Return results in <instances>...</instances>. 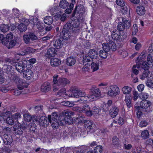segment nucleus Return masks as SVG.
Returning a JSON list of instances; mask_svg holds the SVG:
<instances>
[{
    "label": "nucleus",
    "mask_w": 153,
    "mask_h": 153,
    "mask_svg": "<svg viewBox=\"0 0 153 153\" xmlns=\"http://www.w3.org/2000/svg\"><path fill=\"white\" fill-rule=\"evenodd\" d=\"M119 112V109L117 107L113 106L109 110V114L111 117L114 118L118 114Z\"/></svg>",
    "instance_id": "393cba45"
},
{
    "label": "nucleus",
    "mask_w": 153,
    "mask_h": 153,
    "mask_svg": "<svg viewBox=\"0 0 153 153\" xmlns=\"http://www.w3.org/2000/svg\"><path fill=\"white\" fill-rule=\"evenodd\" d=\"M23 72V76L27 79L30 80L33 76V73L30 69H27Z\"/></svg>",
    "instance_id": "aec40b11"
},
{
    "label": "nucleus",
    "mask_w": 153,
    "mask_h": 153,
    "mask_svg": "<svg viewBox=\"0 0 153 153\" xmlns=\"http://www.w3.org/2000/svg\"><path fill=\"white\" fill-rule=\"evenodd\" d=\"M10 82L17 86L21 85L24 83L22 79L19 78L16 73L12 71H10Z\"/></svg>",
    "instance_id": "1a4fd4ad"
},
{
    "label": "nucleus",
    "mask_w": 153,
    "mask_h": 153,
    "mask_svg": "<svg viewBox=\"0 0 153 153\" xmlns=\"http://www.w3.org/2000/svg\"><path fill=\"white\" fill-rule=\"evenodd\" d=\"M61 63V61L57 58H54L51 60V64L52 66H57L60 65Z\"/></svg>",
    "instance_id": "72a5a7b5"
},
{
    "label": "nucleus",
    "mask_w": 153,
    "mask_h": 153,
    "mask_svg": "<svg viewBox=\"0 0 153 153\" xmlns=\"http://www.w3.org/2000/svg\"><path fill=\"white\" fill-rule=\"evenodd\" d=\"M110 90L108 92L109 95L113 97L119 94L120 93V90L118 87L116 85H112L110 86Z\"/></svg>",
    "instance_id": "dca6fc26"
},
{
    "label": "nucleus",
    "mask_w": 153,
    "mask_h": 153,
    "mask_svg": "<svg viewBox=\"0 0 153 153\" xmlns=\"http://www.w3.org/2000/svg\"><path fill=\"white\" fill-rule=\"evenodd\" d=\"M70 91L71 93L69 94V97L78 98L79 97H84L85 93L80 90L76 86H72L70 88Z\"/></svg>",
    "instance_id": "6e6552de"
},
{
    "label": "nucleus",
    "mask_w": 153,
    "mask_h": 153,
    "mask_svg": "<svg viewBox=\"0 0 153 153\" xmlns=\"http://www.w3.org/2000/svg\"><path fill=\"white\" fill-rule=\"evenodd\" d=\"M0 116H4L7 117V118L6 119V123L7 124H9L10 111H7L6 112L1 113Z\"/></svg>",
    "instance_id": "a18cd8bd"
},
{
    "label": "nucleus",
    "mask_w": 153,
    "mask_h": 153,
    "mask_svg": "<svg viewBox=\"0 0 153 153\" xmlns=\"http://www.w3.org/2000/svg\"><path fill=\"white\" fill-rule=\"evenodd\" d=\"M112 144L114 146L118 147L120 145L119 139L116 136H114L112 138Z\"/></svg>",
    "instance_id": "ea45409f"
},
{
    "label": "nucleus",
    "mask_w": 153,
    "mask_h": 153,
    "mask_svg": "<svg viewBox=\"0 0 153 153\" xmlns=\"http://www.w3.org/2000/svg\"><path fill=\"white\" fill-rule=\"evenodd\" d=\"M122 22H120L118 24L117 29L119 32V34L123 38H125L126 37V35L124 33V30L125 29H128L131 26V23L130 21L123 17H122Z\"/></svg>",
    "instance_id": "39448f33"
},
{
    "label": "nucleus",
    "mask_w": 153,
    "mask_h": 153,
    "mask_svg": "<svg viewBox=\"0 0 153 153\" xmlns=\"http://www.w3.org/2000/svg\"><path fill=\"white\" fill-rule=\"evenodd\" d=\"M85 9L83 6L81 4L79 5L76 7L74 10L72 15V17H74L76 13L79 15L83 13L85 11Z\"/></svg>",
    "instance_id": "f3484780"
},
{
    "label": "nucleus",
    "mask_w": 153,
    "mask_h": 153,
    "mask_svg": "<svg viewBox=\"0 0 153 153\" xmlns=\"http://www.w3.org/2000/svg\"><path fill=\"white\" fill-rule=\"evenodd\" d=\"M122 91L124 94H129L131 91V88L130 87L125 86L122 88Z\"/></svg>",
    "instance_id": "09e8293b"
},
{
    "label": "nucleus",
    "mask_w": 153,
    "mask_h": 153,
    "mask_svg": "<svg viewBox=\"0 0 153 153\" xmlns=\"http://www.w3.org/2000/svg\"><path fill=\"white\" fill-rule=\"evenodd\" d=\"M146 62L149 64H150V63L153 64V59L152 58L150 54H149L147 56Z\"/></svg>",
    "instance_id": "0e129e2a"
},
{
    "label": "nucleus",
    "mask_w": 153,
    "mask_h": 153,
    "mask_svg": "<svg viewBox=\"0 0 153 153\" xmlns=\"http://www.w3.org/2000/svg\"><path fill=\"white\" fill-rule=\"evenodd\" d=\"M99 63L92 62L91 64V68L92 71L94 72L97 70L99 68Z\"/></svg>",
    "instance_id": "de8ad7c7"
},
{
    "label": "nucleus",
    "mask_w": 153,
    "mask_h": 153,
    "mask_svg": "<svg viewBox=\"0 0 153 153\" xmlns=\"http://www.w3.org/2000/svg\"><path fill=\"white\" fill-rule=\"evenodd\" d=\"M149 136L148 131L146 130L143 131L141 133V136L144 139L148 138Z\"/></svg>",
    "instance_id": "6e6d98bb"
},
{
    "label": "nucleus",
    "mask_w": 153,
    "mask_h": 153,
    "mask_svg": "<svg viewBox=\"0 0 153 153\" xmlns=\"http://www.w3.org/2000/svg\"><path fill=\"white\" fill-rule=\"evenodd\" d=\"M140 98L143 100H146L149 97V95L147 93H142L139 94Z\"/></svg>",
    "instance_id": "bf43d9fd"
},
{
    "label": "nucleus",
    "mask_w": 153,
    "mask_h": 153,
    "mask_svg": "<svg viewBox=\"0 0 153 153\" xmlns=\"http://www.w3.org/2000/svg\"><path fill=\"white\" fill-rule=\"evenodd\" d=\"M22 116L19 113H16L13 115H11L10 117V125H18L19 122L18 121L19 119L21 118Z\"/></svg>",
    "instance_id": "2eb2a0df"
},
{
    "label": "nucleus",
    "mask_w": 153,
    "mask_h": 153,
    "mask_svg": "<svg viewBox=\"0 0 153 153\" xmlns=\"http://www.w3.org/2000/svg\"><path fill=\"white\" fill-rule=\"evenodd\" d=\"M106 41L108 43V45L109 48H110V50H112V51H115L117 49V47L115 43L112 40H110L109 38V37L108 38H106Z\"/></svg>",
    "instance_id": "5701e85b"
},
{
    "label": "nucleus",
    "mask_w": 153,
    "mask_h": 153,
    "mask_svg": "<svg viewBox=\"0 0 153 153\" xmlns=\"http://www.w3.org/2000/svg\"><path fill=\"white\" fill-rule=\"evenodd\" d=\"M18 20L21 23L17 26V29L21 33L25 32L27 30V27L29 23V20L25 18L22 19H19Z\"/></svg>",
    "instance_id": "9d476101"
},
{
    "label": "nucleus",
    "mask_w": 153,
    "mask_h": 153,
    "mask_svg": "<svg viewBox=\"0 0 153 153\" xmlns=\"http://www.w3.org/2000/svg\"><path fill=\"white\" fill-rule=\"evenodd\" d=\"M91 59H96L98 56V53L95 49H90L87 54Z\"/></svg>",
    "instance_id": "412c9836"
},
{
    "label": "nucleus",
    "mask_w": 153,
    "mask_h": 153,
    "mask_svg": "<svg viewBox=\"0 0 153 153\" xmlns=\"http://www.w3.org/2000/svg\"><path fill=\"white\" fill-rule=\"evenodd\" d=\"M49 121L47 120V117L45 116L41 117L39 120V125L44 127H47L49 123Z\"/></svg>",
    "instance_id": "b1692460"
},
{
    "label": "nucleus",
    "mask_w": 153,
    "mask_h": 153,
    "mask_svg": "<svg viewBox=\"0 0 153 153\" xmlns=\"http://www.w3.org/2000/svg\"><path fill=\"white\" fill-rule=\"evenodd\" d=\"M69 5V3L66 0H62L60 2L59 6L62 8H66L68 7Z\"/></svg>",
    "instance_id": "37998d69"
},
{
    "label": "nucleus",
    "mask_w": 153,
    "mask_h": 153,
    "mask_svg": "<svg viewBox=\"0 0 153 153\" xmlns=\"http://www.w3.org/2000/svg\"><path fill=\"white\" fill-rule=\"evenodd\" d=\"M91 60L92 59H91V58L86 54L83 56L82 63L85 66H89L90 65V62H91Z\"/></svg>",
    "instance_id": "c756f323"
},
{
    "label": "nucleus",
    "mask_w": 153,
    "mask_h": 153,
    "mask_svg": "<svg viewBox=\"0 0 153 153\" xmlns=\"http://www.w3.org/2000/svg\"><path fill=\"white\" fill-rule=\"evenodd\" d=\"M74 109L77 112H82L85 113L88 116L90 117L92 115V111L90 110V108L89 105H85L82 108L79 107H74Z\"/></svg>",
    "instance_id": "9b49d317"
},
{
    "label": "nucleus",
    "mask_w": 153,
    "mask_h": 153,
    "mask_svg": "<svg viewBox=\"0 0 153 153\" xmlns=\"http://www.w3.org/2000/svg\"><path fill=\"white\" fill-rule=\"evenodd\" d=\"M53 18L52 17L50 16H46L44 19V23L47 24H51L53 21Z\"/></svg>",
    "instance_id": "79ce46f5"
},
{
    "label": "nucleus",
    "mask_w": 153,
    "mask_h": 153,
    "mask_svg": "<svg viewBox=\"0 0 153 153\" xmlns=\"http://www.w3.org/2000/svg\"><path fill=\"white\" fill-rule=\"evenodd\" d=\"M108 54V52L102 50H100L99 53V56L103 59L106 58Z\"/></svg>",
    "instance_id": "c03bdc74"
},
{
    "label": "nucleus",
    "mask_w": 153,
    "mask_h": 153,
    "mask_svg": "<svg viewBox=\"0 0 153 153\" xmlns=\"http://www.w3.org/2000/svg\"><path fill=\"white\" fill-rule=\"evenodd\" d=\"M131 97L130 96H126V102L127 106L128 108L132 106L131 104Z\"/></svg>",
    "instance_id": "8fccbe9b"
},
{
    "label": "nucleus",
    "mask_w": 153,
    "mask_h": 153,
    "mask_svg": "<svg viewBox=\"0 0 153 153\" xmlns=\"http://www.w3.org/2000/svg\"><path fill=\"white\" fill-rule=\"evenodd\" d=\"M9 27L7 25L2 24L0 26L1 30L4 33L7 32L9 30Z\"/></svg>",
    "instance_id": "603ef678"
},
{
    "label": "nucleus",
    "mask_w": 153,
    "mask_h": 153,
    "mask_svg": "<svg viewBox=\"0 0 153 153\" xmlns=\"http://www.w3.org/2000/svg\"><path fill=\"white\" fill-rule=\"evenodd\" d=\"M35 51L34 49L30 47H26L25 48L24 52L25 54H28L30 53H33Z\"/></svg>",
    "instance_id": "3c124183"
},
{
    "label": "nucleus",
    "mask_w": 153,
    "mask_h": 153,
    "mask_svg": "<svg viewBox=\"0 0 153 153\" xmlns=\"http://www.w3.org/2000/svg\"><path fill=\"white\" fill-rule=\"evenodd\" d=\"M90 91L91 95L89 96V97L87 96V97L91 98L94 100H96L99 98L100 95V92L99 88L93 86L91 88Z\"/></svg>",
    "instance_id": "f8f14e48"
},
{
    "label": "nucleus",
    "mask_w": 153,
    "mask_h": 153,
    "mask_svg": "<svg viewBox=\"0 0 153 153\" xmlns=\"http://www.w3.org/2000/svg\"><path fill=\"white\" fill-rule=\"evenodd\" d=\"M116 2L117 5L121 7H123V10H125V7H123L125 5V3L123 0H117Z\"/></svg>",
    "instance_id": "4d7b16f0"
},
{
    "label": "nucleus",
    "mask_w": 153,
    "mask_h": 153,
    "mask_svg": "<svg viewBox=\"0 0 153 153\" xmlns=\"http://www.w3.org/2000/svg\"><path fill=\"white\" fill-rule=\"evenodd\" d=\"M134 107L137 111V114L138 116L141 117L142 115L143 110L139 106H135Z\"/></svg>",
    "instance_id": "5fc2aeb1"
},
{
    "label": "nucleus",
    "mask_w": 153,
    "mask_h": 153,
    "mask_svg": "<svg viewBox=\"0 0 153 153\" xmlns=\"http://www.w3.org/2000/svg\"><path fill=\"white\" fill-rule=\"evenodd\" d=\"M103 150L102 146L100 145L97 146L94 150V153H101Z\"/></svg>",
    "instance_id": "864d4df0"
},
{
    "label": "nucleus",
    "mask_w": 153,
    "mask_h": 153,
    "mask_svg": "<svg viewBox=\"0 0 153 153\" xmlns=\"http://www.w3.org/2000/svg\"><path fill=\"white\" fill-rule=\"evenodd\" d=\"M136 12L138 15H143L145 14L146 12L145 8L142 6H138L137 7Z\"/></svg>",
    "instance_id": "7c9ffc66"
},
{
    "label": "nucleus",
    "mask_w": 153,
    "mask_h": 153,
    "mask_svg": "<svg viewBox=\"0 0 153 153\" xmlns=\"http://www.w3.org/2000/svg\"><path fill=\"white\" fill-rule=\"evenodd\" d=\"M23 117L25 121H30L32 118L31 116L28 114H23Z\"/></svg>",
    "instance_id": "13d9d810"
},
{
    "label": "nucleus",
    "mask_w": 153,
    "mask_h": 153,
    "mask_svg": "<svg viewBox=\"0 0 153 153\" xmlns=\"http://www.w3.org/2000/svg\"><path fill=\"white\" fill-rule=\"evenodd\" d=\"M61 131L59 129H54L53 133V136L57 139H59L61 137Z\"/></svg>",
    "instance_id": "e433bc0d"
},
{
    "label": "nucleus",
    "mask_w": 153,
    "mask_h": 153,
    "mask_svg": "<svg viewBox=\"0 0 153 153\" xmlns=\"http://www.w3.org/2000/svg\"><path fill=\"white\" fill-rule=\"evenodd\" d=\"M4 138L3 139L4 143L6 145L4 146V150L8 152V148L9 147V145H10V137L9 136V134H5L4 135Z\"/></svg>",
    "instance_id": "a211bd4d"
},
{
    "label": "nucleus",
    "mask_w": 153,
    "mask_h": 153,
    "mask_svg": "<svg viewBox=\"0 0 153 153\" xmlns=\"http://www.w3.org/2000/svg\"><path fill=\"white\" fill-rule=\"evenodd\" d=\"M56 52V51L55 48H50L47 50L46 55L49 57H54Z\"/></svg>",
    "instance_id": "a878e982"
},
{
    "label": "nucleus",
    "mask_w": 153,
    "mask_h": 153,
    "mask_svg": "<svg viewBox=\"0 0 153 153\" xmlns=\"http://www.w3.org/2000/svg\"><path fill=\"white\" fill-rule=\"evenodd\" d=\"M91 111H92V114H97L99 113V112L100 111V110L99 108L94 107L92 109Z\"/></svg>",
    "instance_id": "052dcab7"
},
{
    "label": "nucleus",
    "mask_w": 153,
    "mask_h": 153,
    "mask_svg": "<svg viewBox=\"0 0 153 153\" xmlns=\"http://www.w3.org/2000/svg\"><path fill=\"white\" fill-rule=\"evenodd\" d=\"M9 35L7 34L6 37L3 39L1 42L2 44L5 45L8 49L10 48V43H9Z\"/></svg>",
    "instance_id": "4c0bfd02"
},
{
    "label": "nucleus",
    "mask_w": 153,
    "mask_h": 153,
    "mask_svg": "<svg viewBox=\"0 0 153 153\" xmlns=\"http://www.w3.org/2000/svg\"><path fill=\"white\" fill-rule=\"evenodd\" d=\"M146 84L148 87L153 88V82L152 80H147L146 82Z\"/></svg>",
    "instance_id": "774afa93"
},
{
    "label": "nucleus",
    "mask_w": 153,
    "mask_h": 153,
    "mask_svg": "<svg viewBox=\"0 0 153 153\" xmlns=\"http://www.w3.org/2000/svg\"><path fill=\"white\" fill-rule=\"evenodd\" d=\"M117 30H114L112 31L111 34V38L115 40H118L120 41H122V39L121 36H122L120 34L119 35L117 33Z\"/></svg>",
    "instance_id": "c85d7f7f"
},
{
    "label": "nucleus",
    "mask_w": 153,
    "mask_h": 153,
    "mask_svg": "<svg viewBox=\"0 0 153 153\" xmlns=\"http://www.w3.org/2000/svg\"><path fill=\"white\" fill-rule=\"evenodd\" d=\"M20 13V12L19 10L16 8H14L12 10V16H13V19L14 18L15 19V18H16V20L17 19V17L18 16L19 14Z\"/></svg>",
    "instance_id": "49530a36"
},
{
    "label": "nucleus",
    "mask_w": 153,
    "mask_h": 153,
    "mask_svg": "<svg viewBox=\"0 0 153 153\" xmlns=\"http://www.w3.org/2000/svg\"><path fill=\"white\" fill-rule=\"evenodd\" d=\"M69 81L66 78L62 77L59 78L57 81V84L53 87V90L55 91L59 89V88L64 87L69 83Z\"/></svg>",
    "instance_id": "ddd939ff"
},
{
    "label": "nucleus",
    "mask_w": 153,
    "mask_h": 153,
    "mask_svg": "<svg viewBox=\"0 0 153 153\" xmlns=\"http://www.w3.org/2000/svg\"><path fill=\"white\" fill-rule=\"evenodd\" d=\"M23 38L24 42L27 44H32L38 40V37L35 33L29 32L23 35Z\"/></svg>",
    "instance_id": "0eeeda50"
},
{
    "label": "nucleus",
    "mask_w": 153,
    "mask_h": 153,
    "mask_svg": "<svg viewBox=\"0 0 153 153\" xmlns=\"http://www.w3.org/2000/svg\"><path fill=\"white\" fill-rule=\"evenodd\" d=\"M18 89H12L10 90V93L16 95H18L21 94V92L20 90H22L25 87L23 85H21L17 86Z\"/></svg>",
    "instance_id": "bb28decb"
},
{
    "label": "nucleus",
    "mask_w": 153,
    "mask_h": 153,
    "mask_svg": "<svg viewBox=\"0 0 153 153\" xmlns=\"http://www.w3.org/2000/svg\"><path fill=\"white\" fill-rule=\"evenodd\" d=\"M51 88L49 83L46 82L44 83L41 86V91L42 92H46L49 91Z\"/></svg>",
    "instance_id": "cd10ccee"
},
{
    "label": "nucleus",
    "mask_w": 153,
    "mask_h": 153,
    "mask_svg": "<svg viewBox=\"0 0 153 153\" xmlns=\"http://www.w3.org/2000/svg\"><path fill=\"white\" fill-rule=\"evenodd\" d=\"M58 116L56 112H54L52 113L51 115H48V120L49 122L51 120H55L57 121V118Z\"/></svg>",
    "instance_id": "58836bf2"
},
{
    "label": "nucleus",
    "mask_w": 153,
    "mask_h": 153,
    "mask_svg": "<svg viewBox=\"0 0 153 153\" xmlns=\"http://www.w3.org/2000/svg\"><path fill=\"white\" fill-rule=\"evenodd\" d=\"M84 126L86 128L88 133H92L95 131V125L92 121L88 120H85Z\"/></svg>",
    "instance_id": "4468645a"
},
{
    "label": "nucleus",
    "mask_w": 153,
    "mask_h": 153,
    "mask_svg": "<svg viewBox=\"0 0 153 153\" xmlns=\"http://www.w3.org/2000/svg\"><path fill=\"white\" fill-rule=\"evenodd\" d=\"M34 24L35 25L39 31L42 32L45 30V26L42 22L39 21L37 23H36V24Z\"/></svg>",
    "instance_id": "c9c22d12"
},
{
    "label": "nucleus",
    "mask_w": 153,
    "mask_h": 153,
    "mask_svg": "<svg viewBox=\"0 0 153 153\" xmlns=\"http://www.w3.org/2000/svg\"><path fill=\"white\" fill-rule=\"evenodd\" d=\"M76 61L75 58L70 56L67 58L66 62V64L67 65L71 66L74 65Z\"/></svg>",
    "instance_id": "f704fd0d"
},
{
    "label": "nucleus",
    "mask_w": 153,
    "mask_h": 153,
    "mask_svg": "<svg viewBox=\"0 0 153 153\" xmlns=\"http://www.w3.org/2000/svg\"><path fill=\"white\" fill-rule=\"evenodd\" d=\"M74 115V112L69 110L63 111L59 116L60 123L64 126L65 124L68 125L73 123V119L71 117Z\"/></svg>",
    "instance_id": "7ed1b4c3"
},
{
    "label": "nucleus",
    "mask_w": 153,
    "mask_h": 153,
    "mask_svg": "<svg viewBox=\"0 0 153 153\" xmlns=\"http://www.w3.org/2000/svg\"><path fill=\"white\" fill-rule=\"evenodd\" d=\"M49 122L51 123L52 127L53 128H54L56 129H57V128L58 127L59 125H62V124L60 123L59 117V118L58 120H51V121Z\"/></svg>",
    "instance_id": "a19ab883"
},
{
    "label": "nucleus",
    "mask_w": 153,
    "mask_h": 153,
    "mask_svg": "<svg viewBox=\"0 0 153 153\" xmlns=\"http://www.w3.org/2000/svg\"><path fill=\"white\" fill-rule=\"evenodd\" d=\"M103 50L105 51L108 52L110 50V48H109L108 43H104L102 44Z\"/></svg>",
    "instance_id": "680f3d73"
},
{
    "label": "nucleus",
    "mask_w": 153,
    "mask_h": 153,
    "mask_svg": "<svg viewBox=\"0 0 153 153\" xmlns=\"http://www.w3.org/2000/svg\"><path fill=\"white\" fill-rule=\"evenodd\" d=\"M71 22H68L64 25L62 30L63 36L59 39H54L53 45L55 48L59 49L62 48L63 45H66L68 42V39L71 36L70 32L77 33L79 32L80 27L79 22L76 18V21H73L74 18Z\"/></svg>",
    "instance_id": "f257e3e1"
},
{
    "label": "nucleus",
    "mask_w": 153,
    "mask_h": 153,
    "mask_svg": "<svg viewBox=\"0 0 153 153\" xmlns=\"http://www.w3.org/2000/svg\"><path fill=\"white\" fill-rule=\"evenodd\" d=\"M19 123L18 125H14L13 126L10 127V130L14 131L16 135H22L25 130L28 128V124L26 122H23L21 125L19 127Z\"/></svg>",
    "instance_id": "423d86ee"
},
{
    "label": "nucleus",
    "mask_w": 153,
    "mask_h": 153,
    "mask_svg": "<svg viewBox=\"0 0 153 153\" xmlns=\"http://www.w3.org/2000/svg\"><path fill=\"white\" fill-rule=\"evenodd\" d=\"M136 68H137V65H134L132 67V73L135 75H137L139 73V71Z\"/></svg>",
    "instance_id": "69168bd1"
},
{
    "label": "nucleus",
    "mask_w": 153,
    "mask_h": 153,
    "mask_svg": "<svg viewBox=\"0 0 153 153\" xmlns=\"http://www.w3.org/2000/svg\"><path fill=\"white\" fill-rule=\"evenodd\" d=\"M59 95L60 96H62V97H65L67 98L70 97L66 93V90L65 88H63L60 89V90L58 91L56 94Z\"/></svg>",
    "instance_id": "2f4dec72"
},
{
    "label": "nucleus",
    "mask_w": 153,
    "mask_h": 153,
    "mask_svg": "<svg viewBox=\"0 0 153 153\" xmlns=\"http://www.w3.org/2000/svg\"><path fill=\"white\" fill-rule=\"evenodd\" d=\"M141 58V57H138L136 60V62L137 64V68L139 69L141 68L144 70L143 71L142 74L140 76V79L143 80L149 76L150 74V71L149 70V65H150V64L147 63L146 61L141 63L142 59Z\"/></svg>",
    "instance_id": "20e7f679"
},
{
    "label": "nucleus",
    "mask_w": 153,
    "mask_h": 153,
    "mask_svg": "<svg viewBox=\"0 0 153 153\" xmlns=\"http://www.w3.org/2000/svg\"><path fill=\"white\" fill-rule=\"evenodd\" d=\"M18 59H12L10 60V63L13 67H10V69L12 70V68H15L19 72H23L25 70L26 68H29L27 67V61L26 59H22L17 62Z\"/></svg>",
    "instance_id": "f03ea898"
},
{
    "label": "nucleus",
    "mask_w": 153,
    "mask_h": 153,
    "mask_svg": "<svg viewBox=\"0 0 153 153\" xmlns=\"http://www.w3.org/2000/svg\"><path fill=\"white\" fill-rule=\"evenodd\" d=\"M10 48H14L17 45V38L10 32Z\"/></svg>",
    "instance_id": "6ab92c4d"
},
{
    "label": "nucleus",
    "mask_w": 153,
    "mask_h": 153,
    "mask_svg": "<svg viewBox=\"0 0 153 153\" xmlns=\"http://www.w3.org/2000/svg\"><path fill=\"white\" fill-rule=\"evenodd\" d=\"M134 153H142L143 151L142 149L139 146L136 147L135 149H134Z\"/></svg>",
    "instance_id": "338daca9"
},
{
    "label": "nucleus",
    "mask_w": 153,
    "mask_h": 153,
    "mask_svg": "<svg viewBox=\"0 0 153 153\" xmlns=\"http://www.w3.org/2000/svg\"><path fill=\"white\" fill-rule=\"evenodd\" d=\"M28 128L30 130L31 132L36 134L37 132L36 131V124L33 123H30L28 124Z\"/></svg>",
    "instance_id": "473e14b6"
},
{
    "label": "nucleus",
    "mask_w": 153,
    "mask_h": 153,
    "mask_svg": "<svg viewBox=\"0 0 153 153\" xmlns=\"http://www.w3.org/2000/svg\"><path fill=\"white\" fill-rule=\"evenodd\" d=\"M74 120L75 121L79 123H85V120L83 119H81L78 116L76 117L75 118L74 117Z\"/></svg>",
    "instance_id": "e2e57ef3"
},
{
    "label": "nucleus",
    "mask_w": 153,
    "mask_h": 153,
    "mask_svg": "<svg viewBox=\"0 0 153 153\" xmlns=\"http://www.w3.org/2000/svg\"><path fill=\"white\" fill-rule=\"evenodd\" d=\"M151 102L147 100H143L140 102V107L141 108L146 109L151 105Z\"/></svg>",
    "instance_id": "4be33fe9"
}]
</instances>
